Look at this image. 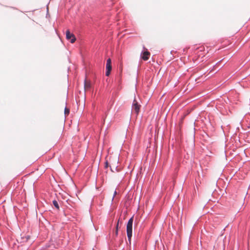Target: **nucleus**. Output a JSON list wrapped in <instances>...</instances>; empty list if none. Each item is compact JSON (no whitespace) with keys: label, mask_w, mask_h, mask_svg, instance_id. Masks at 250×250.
Returning <instances> with one entry per match:
<instances>
[{"label":"nucleus","mask_w":250,"mask_h":250,"mask_svg":"<svg viewBox=\"0 0 250 250\" xmlns=\"http://www.w3.org/2000/svg\"><path fill=\"white\" fill-rule=\"evenodd\" d=\"M106 72H105V75L107 76H108L110 74V72L112 69V66H111V60L110 58L108 59L106 61Z\"/></svg>","instance_id":"20e7f679"},{"label":"nucleus","mask_w":250,"mask_h":250,"mask_svg":"<svg viewBox=\"0 0 250 250\" xmlns=\"http://www.w3.org/2000/svg\"><path fill=\"white\" fill-rule=\"evenodd\" d=\"M69 113V109L68 108H67L66 107L65 108L64 110V114L65 115H68Z\"/></svg>","instance_id":"1a4fd4ad"},{"label":"nucleus","mask_w":250,"mask_h":250,"mask_svg":"<svg viewBox=\"0 0 250 250\" xmlns=\"http://www.w3.org/2000/svg\"><path fill=\"white\" fill-rule=\"evenodd\" d=\"M116 193H117L116 191H115V192H114V195L115 196V195L116 194Z\"/></svg>","instance_id":"f8f14e48"},{"label":"nucleus","mask_w":250,"mask_h":250,"mask_svg":"<svg viewBox=\"0 0 250 250\" xmlns=\"http://www.w3.org/2000/svg\"><path fill=\"white\" fill-rule=\"evenodd\" d=\"M119 222H118L116 225V230L115 231V235L117 236L118 235V229Z\"/></svg>","instance_id":"9d476101"},{"label":"nucleus","mask_w":250,"mask_h":250,"mask_svg":"<svg viewBox=\"0 0 250 250\" xmlns=\"http://www.w3.org/2000/svg\"><path fill=\"white\" fill-rule=\"evenodd\" d=\"M109 167V161H106L105 163V167L106 168L107 167Z\"/></svg>","instance_id":"9b49d317"},{"label":"nucleus","mask_w":250,"mask_h":250,"mask_svg":"<svg viewBox=\"0 0 250 250\" xmlns=\"http://www.w3.org/2000/svg\"><path fill=\"white\" fill-rule=\"evenodd\" d=\"M150 53L148 51H144L142 54V58L144 61H147L150 56Z\"/></svg>","instance_id":"423d86ee"},{"label":"nucleus","mask_w":250,"mask_h":250,"mask_svg":"<svg viewBox=\"0 0 250 250\" xmlns=\"http://www.w3.org/2000/svg\"><path fill=\"white\" fill-rule=\"evenodd\" d=\"M66 38L68 40H70L71 43H74L76 40L74 35L71 33L68 30L66 32Z\"/></svg>","instance_id":"39448f33"},{"label":"nucleus","mask_w":250,"mask_h":250,"mask_svg":"<svg viewBox=\"0 0 250 250\" xmlns=\"http://www.w3.org/2000/svg\"><path fill=\"white\" fill-rule=\"evenodd\" d=\"M119 159L117 156L111 157L109 158V167L111 170L114 172V169L117 170Z\"/></svg>","instance_id":"f257e3e1"},{"label":"nucleus","mask_w":250,"mask_h":250,"mask_svg":"<svg viewBox=\"0 0 250 250\" xmlns=\"http://www.w3.org/2000/svg\"><path fill=\"white\" fill-rule=\"evenodd\" d=\"M141 106V105L137 101L136 99H134L132 105V111L138 115L140 112Z\"/></svg>","instance_id":"7ed1b4c3"},{"label":"nucleus","mask_w":250,"mask_h":250,"mask_svg":"<svg viewBox=\"0 0 250 250\" xmlns=\"http://www.w3.org/2000/svg\"><path fill=\"white\" fill-rule=\"evenodd\" d=\"M90 83H86L85 82V84H84V88H85V89L89 88L90 87Z\"/></svg>","instance_id":"6e6552de"},{"label":"nucleus","mask_w":250,"mask_h":250,"mask_svg":"<svg viewBox=\"0 0 250 250\" xmlns=\"http://www.w3.org/2000/svg\"><path fill=\"white\" fill-rule=\"evenodd\" d=\"M53 204L56 208H57L58 209H59V206L57 201L54 200L53 201Z\"/></svg>","instance_id":"0eeeda50"},{"label":"nucleus","mask_w":250,"mask_h":250,"mask_svg":"<svg viewBox=\"0 0 250 250\" xmlns=\"http://www.w3.org/2000/svg\"><path fill=\"white\" fill-rule=\"evenodd\" d=\"M133 222V217H132L128 220L126 226L127 236L129 241L130 240L132 236Z\"/></svg>","instance_id":"f03ea898"}]
</instances>
